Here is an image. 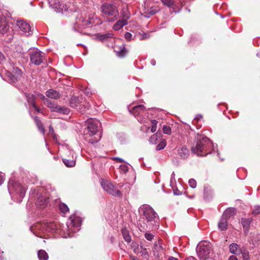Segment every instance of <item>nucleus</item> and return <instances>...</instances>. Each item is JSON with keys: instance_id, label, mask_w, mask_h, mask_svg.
I'll list each match as a JSON object with an SVG mask.
<instances>
[{"instance_id": "obj_1", "label": "nucleus", "mask_w": 260, "mask_h": 260, "mask_svg": "<svg viewBox=\"0 0 260 260\" xmlns=\"http://www.w3.org/2000/svg\"><path fill=\"white\" fill-rule=\"evenodd\" d=\"M214 149V146L210 140L206 137L198 136L194 146L191 147L192 152L199 156H206Z\"/></svg>"}, {"instance_id": "obj_2", "label": "nucleus", "mask_w": 260, "mask_h": 260, "mask_svg": "<svg viewBox=\"0 0 260 260\" xmlns=\"http://www.w3.org/2000/svg\"><path fill=\"white\" fill-rule=\"evenodd\" d=\"M87 125L84 133L85 139L91 144L97 143L101 139V134L98 133L100 122L96 119H88L86 121Z\"/></svg>"}, {"instance_id": "obj_3", "label": "nucleus", "mask_w": 260, "mask_h": 260, "mask_svg": "<svg viewBox=\"0 0 260 260\" xmlns=\"http://www.w3.org/2000/svg\"><path fill=\"white\" fill-rule=\"evenodd\" d=\"M8 190L13 200L20 203L24 197L26 188L18 181L10 179L8 183Z\"/></svg>"}, {"instance_id": "obj_4", "label": "nucleus", "mask_w": 260, "mask_h": 260, "mask_svg": "<svg viewBox=\"0 0 260 260\" xmlns=\"http://www.w3.org/2000/svg\"><path fill=\"white\" fill-rule=\"evenodd\" d=\"M69 104L72 108L81 113L86 112L90 107L89 103L84 100L82 96H72L69 100Z\"/></svg>"}, {"instance_id": "obj_5", "label": "nucleus", "mask_w": 260, "mask_h": 260, "mask_svg": "<svg viewBox=\"0 0 260 260\" xmlns=\"http://www.w3.org/2000/svg\"><path fill=\"white\" fill-rule=\"evenodd\" d=\"M101 9L102 12L107 17L108 21L113 22L118 19L119 13L115 6L109 3H104Z\"/></svg>"}, {"instance_id": "obj_6", "label": "nucleus", "mask_w": 260, "mask_h": 260, "mask_svg": "<svg viewBox=\"0 0 260 260\" xmlns=\"http://www.w3.org/2000/svg\"><path fill=\"white\" fill-rule=\"evenodd\" d=\"M94 23L93 17L91 16H83L77 18L76 22L73 27L75 31L82 32V29L90 27Z\"/></svg>"}, {"instance_id": "obj_7", "label": "nucleus", "mask_w": 260, "mask_h": 260, "mask_svg": "<svg viewBox=\"0 0 260 260\" xmlns=\"http://www.w3.org/2000/svg\"><path fill=\"white\" fill-rule=\"evenodd\" d=\"M81 219L80 217L72 215L69 218L67 223V226L68 229V236H65V238L72 237L73 233H75L79 230V227L81 224Z\"/></svg>"}, {"instance_id": "obj_8", "label": "nucleus", "mask_w": 260, "mask_h": 260, "mask_svg": "<svg viewBox=\"0 0 260 260\" xmlns=\"http://www.w3.org/2000/svg\"><path fill=\"white\" fill-rule=\"evenodd\" d=\"M139 212L144 215L148 222H156L158 220L157 213L149 205H142L139 208Z\"/></svg>"}, {"instance_id": "obj_9", "label": "nucleus", "mask_w": 260, "mask_h": 260, "mask_svg": "<svg viewBox=\"0 0 260 260\" xmlns=\"http://www.w3.org/2000/svg\"><path fill=\"white\" fill-rule=\"evenodd\" d=\"M31 63L39 66L45 62V54L37 48L29 49L28 51Z\"/></svg>"}, {"instance_id": "obj_10", "label": "nucleus", "mask_w": 260, "mask_h": 260, "mask_svg": "<svg viewBox=\"0 0 260 260\" xmlns=\"http://www.w3.org/2000/svg\"><path fill=\"white\" fill-rule=\"evenodd\" d=\"M211 244L208 242L200 243L197 246V252L201 259L204 260L209 256L211 251Z\"/></svg>"}, {"instance_id": "obj_11", "label": "nucleus", "mask_w": 260, "mask_h": 260, "mask_svg": "<svg viewBox=\"0 0 260 260\" xmlns=\"http://www.w3.org/2000/svg\"><path fill=\"white\" fill-rule=\"evenodd\" d=\"M101 184L104 190L108 193L116 197L121 196V191L115 188V186L109 181L102 179Z\"/></svg>"}, {"instance_id": "obj_12", "label": "nucleus", "mask_w": 260, "mask_h": 260, "mask_svg": "<svg viewBox=\"0 0 260 260\" xmlns=\"http://www.w3.org/2000/svg\"><path fill=\"white\" fill-rule=\"evenodd\" d=\"M47 107L50 109L52 112H55L61 114H69L70 110L64 106H60L56 104V103L50 100L45 104Z\"/></svg>"}, {"instance_id": "obj_13", "label": "nucleus", "mask_w": 260, "mask_h": 260, "mask_svg": "<svg viewBox=\"0 0 260 260\" xmlns=\"http://www.w3.org/2000/svg\"><path fill=\"white\" fill-rule=\"evenodd\" d=\"M30 229L32 232L37 237L42 238L43 235L41 234L45 233L47 232L46 226L45 223H37L31 226Z\"/></svg>"}, {"instance_id": "obj_14", "label": "nucleus", "mask_w": 260, "mask_h": 260, "mask_svg": "<svg viewBox=\"0 0 260 260\" xmlns=\"http://www.w3.org/2000/svg\"><path fill=\"white\" fill-rule=\"evenodd\" d=\"M50 6L56 12L66 11L68 7L66 5L61 3L58 0H48Z\"/></svg>"}, {"instance_id": "obj_15", "label": "nucleus", "mask_w": 260, "mask_h": 260, "mask_svg": "<svg viewBox=\"0 0 260 260\" xmlns=\"http://www.w3.org/2000/svg\"><path fill=\"white\" fill-rule=\"evenodd\" d=\"M16 24L20 29L25 34L26 36L31 34V27L30 25L25 21L21 20H17Z\"/></svg>"}, {"instance_id": "obj_16", "label": "nucleus", "mask_w": 260, "mask_h": 260, "mask_svg": "<svg viewBox=\"0 0 260 260\" xmlns=\"http://www.w3.org/2000/svg\"><path fill=\"white\" fill-rule=\"evenodd\" d=\"M253 221V219L252 218H242L241 220V223L243 226V230L245 233V234L246 235H247L250 224L251 222Z\"/></svg>"}, {"instance_id": "obj_17", "label": "nucleus", "mask_w": 260, "mask_h": 260, "mask_svg": "<svg viewBox=\"0 0 260 260\" xmlns=\"http://www.w3.org/2000/svg\"><path fill=\"white\" fill-rule=\"evenodd\" d=\"M49 199L43 195H40L36 202V205L39 208H44L48 203Z\"/></svg>"}, {"instance_id": "obj_18", "label": "nucleus", "mask_w": 260, "mask_h": 260, "mask_svg": "<svg viewBox=\"0 0 260 260\" xmlns=\"http://www.w3.org/2000/svg\"><path fill=\"white\" fill-rule=\"evenodd\" d=\"M153 253L154 256L159 257L163 253V248L161 244H160L159 241L156 242L153 246Z\"/></svg>"}, {"instance_id": "obj_19", "label": "nucleus", "mask_w": 260, "mask_h": 260, "mask_svg": "<svg viewBox=\"0 0 260 260\" xmlns=\"http://www.w3.org/2000/svg\"><path fill=\"white\" fill-rule=\"evenodd\" d=\"M145 110V107L142 105H139L134 106L131 110H129V112L133 114L135 117L138 116L141 112H144Z\"/></svg>"}, {"instance_id": "obj_20", "label": "nucleus", "mask_w": 260, "mask_h": 260, "mask_svg": "<svg viewBox=\"0 0 260 260\" xmlns=\"http://www.w3.org/2000/svg\"><path fill=\"white\" fill-rule=\"evenodd\" d=\"M177 151L179 155L183 159L187 158L189 155V150L185 146L179 147Z\"/></svg>"}, {"instance_id": "obj_21", "label": "nucleus", "mask_w": 260, "mask_h": 260, "mask_svg": "<svg viewBox=\"0 0 260 260\" xmlns=\"http://www.w3.org/2000/svg\"><path fill=\"white\" fill-rule=\"evenodd\" d=\"M9 29V26L6 21V18L4 17L1 18L0 22V33L5 34L8 32Z\"/></svg>"}, {"instance_id": "obj_22", "label": "nucleus", "mask_w": 260, "mask_h": 260, "mask_svg": "<svg viewBox=\"0 0 260 260\" xmlns=\"http://www.w3.org/2000/svg\"><path fill=\"white\" fill-rule=\"evenodd\" d=\"M236 213V209L234 208H228L223 213L222 217L225 218L227 220L230 217L234 216Z\"/></svg>"}, {"instance_id": "obj_23", "label": "nucleus", "mask_w": 260, "mask_h": 260, "mask_svg": "<svg viewBox=\"0 0 260 260\" xmlns=\"http://www.w3.org/2000/svg\"><path fill=\"white\" fill-rule=\"evenodd\" d=\"M116 55L119 57H123L126 54V51L123 45L116 47L114 50Z\"/></svg>"}, {"instance_id": "obj_24", "label": "nucleus", "mask_w": 260, "mask_h": 260, "mask_svg": "<svg viewBox=\"0 0 260 260\" xmlns=\"http://www.w3.org/2000/svg\"><path fill=\"white\" fill-rule=\"evenodd\" d=\"M46 96L49 98L56 99L60 97V94L57 91L51 89L47 91Z\"/></svg>"}, {"instance_id": "obj_25", "label": "nucleus", "mask_w": 260, "mask_h": 260, "mask_svg": "<svg viewBox=\"0 0 260 260\" xmlns=\"http://www.w3.org/2000/svg\"><path fill=\"white\" fill-rule=\"evenodd\" d=\"M227 219L221 217L218 222V228L221 231H225L228 229Z\"/></svg>"}, {"instance_id": "obj_26", "label": "nucleus", "mask_w": 260, "mask_h": 260, "mask_svg": "<svg viewBox=\"0 0 260 260\" xmlns=\"http://www.w3.org/2000/svg\"><path fill=\"white\" fill-rule=\"evenodd\" d=\"M47 232L54 233L57 229L56 224L53 222H45Z\"/></svg>"}, {"instance_id": "obj_27", "label": "nucleus", "mask_w": 260, "mask_h": 260, "mask_svg": "<svg viewBox=\"0 0 260 260\" xmlns=\"http://www.w3.org/2000/svg\"><path fill=\"white\" fill-rule=\"evenodd\" d=\"M127 24V21H126V20H119L113 25V28L115 30H118Z\"/></svg>"}, {"instance_id": "obj_28", "label": "nucleus", "mask_w": 260, "mask_h": 260, "mask_svg": "<svg viewBox=\"0 0 260 260\" xmlns=\"http://www.w3.org/2000/svg\"><path fill=\"white\" fill-rule=\"evenodd\" d=\"M34 120L38 129L44 134L45 133V130L41 121L40 120L38 117H35Z\"/></svg>"}, {"instance_id": "obj_29", "label": "nucleus", "mask_w": 260, "mask_h": 260, "mask_svg": "<svg viewBox=\"0 0 260 260\" xmlns=\"http://www.w3.org/2000/svg\"><path fill=\"white\" fill-rule=\"evenodd\" d=\"M113 36V34L111 32H108L105 34L98 35L97 39L102 42L107 40L109 38H111Z\"/></svg>"}, {"instance_id": "obj_30", "label": "nucleus", "mask_w": 260, "mask_h": 260, "mask_svg": "<svg viewBox=\"0 0 260 260\" xmlns=\"http://www.w3.org/2000/svg\"><path fill=\"white\" fill-rule=\"evenodd\" d=\"M121 16L122 17V20H126V21H127V20L130 18V13L126 8H124L122 9V10L121 12Z\"/></svg>"}, {"instance_id": "obj_31", "label": "nucleus", "mask_w": 260, "mask_h": 260, "mask_svg": "<svg viewBox=\"0 0 260 260\" xmlns=\"http://www.w3.org/2000/svg\"><path fill=\"white\" fill-rule=\"evenodd\" d=\"M38 256L40 260H48L49 258L47 253L44 250H39Z\"/></svg>"}, {"instance_id": "obj_32", "label": "nucleus", "mask_w": 260, "mask_h": 260, "mask_svg": "<svg viewBox=\"0 0 260 260\" xmlns=\"http://www.w3.org/2000/svg\"><path fill=\"white\" fill-rule=\"evenodd\" d=\"M25 95L28 104L32 105V106L36 104L35 102V95L32 94L27 93H25Z\"/></svg>"}, {"instance_id": "obj_33", "label": "nucleus", "mask_w": 260, "mask_h": 260, "mask_svg": "<svg viewBox=\"0 0 260 260\" xmlns=\"http://www.w3.org/2000/svg\"><path fill=\"white\" fill-rule=\"evenodd\" d=\"M122 234L124 240L127 243H129L131 241V237L129 234V232L126 228L122 229Z\"/></svg>"}, {"instance_id": "obj_34", "label": "nucleus", "mask_w": 260, "mask_h": 260, "mask_svg": "<svg viewBox=\"0 0 260 260\" xmlns=\"http://www.w3.org/2000/svg\"><path fill=\"white\" fill-rule=\"evenodd\" d=\"M62 161L64 164L68 167H72L75 165V161L72 159L69 160L68 159L63 158Z\"/></svg>"}, {"instance_id": "obj_35", "label": "nucleus", "mask_w": 260, "mask_h": 260, "mask_svg": "<svg viewBox=\"0 0 260 260\" xmlns=\"http://www.w3.org/2000/svg\"><path fill=\"white\" fill-rule=\"evenodd\" d=\"M238 248L239 246L236 243H232L229 246L230 251L233 254H236L237 253Z\"/></svg>"}, {"instance_id": "obj_36", "label": "nucleus", "mask_w": 260, "mask_h": 260, "mask_svg": "<svg viewBox=\"0 0 260 260\" xmlns=\"http://www.w3.org/2000/svg\"><path fill=\"white\" fill-rule=\"evenodd\" d=\"M59 208L61 212L65 214L68 212L69 210L68 207L63 203H60L59 205Z\"/></svg>"}, {"instance_id": "obj_37", "label": "nucleus", "mask_w": 260, "mask_h": 260, "mask_svg": "<svg viewBox=\"0 0 260 260\" xmlns=\"http://www.w3.org/2000/svg\"><path fill=\"white\" fill-rule=\"evenodd\" d=\"M158 139V136L157 134H154L152 135L149 138V141L152 144H155Z\"/></svg>"}, {"instance_id": "obj_38", "label": "nucleus", "mask_w": 260, "mask_h": 260, "mask_svg": "<svg viewBox=\"0 0 260 260\" xmlns=\"http://www.w3.org/2000/svg\"><path fill=\"white\" fill-rule=\"evenodd\" d=\"M167 143L165 140H162L160 143L156 146V150H160L165 148L166 146Z\"/></svg>"}, {"instance_id": "obj_39", "label": "nucleus", "mask_w": 260, "mask_h": 260, "mask_svg": "<svg viewBox=\"0 0 260 260\" xmlns=\"http://www.w3.org/2000/svg\"><path fill=\"white\" fill-rule=\"evenodd\" d=\"M162 131L164 134L167 135H170L171 134V128L169 126L164 125L162 127Z\"/></svg>"}, {"instance_id": "obj_40", "label": "nucleus", "mask_w": 260, "mask_h": 260, "mask_svg": "<svg viewBox=\"0 0 260 260\" xmlns=\"http://www.w3.org/2000/svg\"><path fill=\"white\" fill-rule=\"evenodd\" d=\"M190 187L194 188L197 186V182L194 179H190L188 181Z\"/></svg>"}, {"instance_id": "obj_41", "label": "nucleus", "mask_w": 260, "mask_h": 260, "mask_svg": "<svg viewBox=\"0 0 260 260\" xmlns=\"http://www.w3.org/2000/svg\"><path fill=\"white\" fill-rule=\"evenodd\" d=\"M120 170L124 173L127 172L128 170V167L126 165H121L119 167Z\"/></svg>"}, {"instance_id": "obj_42", "label": "nucleus", "mask_w": 260, "mask_h": 260, "mask_svg": "<svg viewBox=\"0 0 260 260\" xmlns=\"http://www.w3.org/2000/svg\"><path fill=\"white\" fill-rule=\"evenodd\" d=\"M162 3L168 7H171L173 5V0H161Z\"/></svg>"}, {"instance_id": "obj_43", "label": "nucleus", "mask_w": 260, "mask_h": 260, "mask_svg": "<svg viewBox=\"0 0 260 260\" xmlns=\"http://www.w3.org/2000/svg\"><path fill=\"white\" fill-rule=\"evenodd\" d=\"M252 214L255 215L260 214V206H254Z\"/></svg>"}, {"instance_id": "obj_44", "label": "nucleus", "mask_w": 260, "mask_h": 260, "mask_svg": "<svg viewBox=\"0 0 260 260\" xmlns=\"http://www.w3.org/2000/svg\"><path fill=\"white\" fill-rule=\"evenodd\" d=\"M9 77H10L11 81L13 82L17 81L20 77L16 75H13L12 74L9 76Z\"/></svg>"}, {"instance_id": "obj_45", "label": "nucleus", "mask_w": 260, "mask_h": 260, "mask_svg": "<svg viewBox=\"0 0 260 260\" xmlns=\"http://www.w3.org/2000/svg\"><path fill=\"white\" fill-rule=\"evenodd\" d=\"M145 237L147 240L151 241L154 237V235L150 233H146L145 234Z\"/></svg>"}, {"instance_id": "obj_46", "label": "nucleus", "mask_w": 260, "mask_h": 260, "mask_svg": "<svg viewBox=\"0 0 260 260\" xmlns=\"http://www.w3.org/2000/svg\"><path fill=\"white\" fill-rule=\"evenodd\" d=\"M124 37L125 39L128 41L132 40V35L130 32H126L124 35Z\"/></svg>"}, {"instance_id": "obj_47", "label": "nucleus", "mask_w": 260, "mask_h": 260, "mask_svg": "<svg viewBox=\"0 0 260 260\" xmlns=\"http://www.w3.org/2000/svg\"><path fill=\"white\" fill-rule=\"evenodd\" d=\"M123 186L124 187V189H125V193H127L129 190L130 184L128 183H125L123 184Z\"/></svg>"}, {"instance_id": "obj_48", "label": "nucleus", "mask_w": 260, "mask_h": 260, "mask_svg": "<svg viewBox=\"0 0 260 260\" xmlns=\"http://www.w3.org/2000/svg\"><path fill=\"white\" fill-rule=\"evenodd\" d=\"M49 133L52 135H53V139H56V136L55 134H54V129L53 128V127L50 125L49 127Z\"/></svg>"}, {"instance_id": "obj_49", "label": "nucleus", "mask_w": 260, "mask_h": 260, "mask_svg": "<svg viewBox=\"0 0 260 260\" xmlns=\"http://www.w3.org/2000/svg\"><path fill=\"white\" fill-rule=\"evenodd\" d=\"M38 95L40 97L41 99L43 101L44 104H45L47 101H48L49 100L45 98V96L42 94H39Z\"/></svg>"}, {"instance_id": "obj_50", "label": "nucleus", "mask_w": 260, "mask_h": 260, "mask_svg": "<svg viewBox=\"0 0 260 260\" xmlns=\"http://www.w3.org/2000/svg\"><path fill=\"white\" fill-rule=\"evenodd\" d=\"M5 60V57L4 54L0 52V63H2Z\"/></svg>"}, {"instance_id": "obj_51", "label": "nucleus", "mask_w": 260, "mask_h": 260, "mask_svg": "<svg viewBox=\"0 0 260 260\" xmlns=\"http://www.w3.org/2000/svg\"><path fill=\"white\" fill-rule=\"evenodd\" d=\"M15 70V75L20 77L21 76V71L20 70H19L18 68H16L15 69H14Z\"/></svg>"}, {"instance_id": "obj_52", "label": "nucleus", "mask_w": 260, "mask_h": 260, "mask_svg": "<svg viewBox=\"0 0 260 260\" xmlns=\"http://www.w3.org/2000/svg\"><path fill=\"white\" fill-rule=\"evenodd\" d=\"M32 107L38 113H42L41 109L38 107L36 104L34 105Z\"/></svg>"}, {"instance_id": "obj_53", "label": "nucleus", "mask_w": 260, "mask_h": 260, "mask_svg": "<svg viewBox=\"0 0 260 260\" xmlns=\"http://www.w3.org/2000/svg\"><path fill=\"white\" fill-rule=\"evenodd\" d=\"M113 159L116 160L118 162H124V160L123 159L117 157L113 158Z\"/></svg>"}, {"instance_id": "obj_54", "label": "nucleus", "mask_w": 260, "mask_h": 260, "mask_svg": "<svg viewBox=\"0 0 260 260\" xmlns=\"http://www.w3.org/2000/svg\"><path fill=\"white\" fill-rule=\"evenodd\" d=\"M4 180V175L0 173V185H1Z\"/></svg>"}, {"instance_id": "obj_55", "label": "nucleus", "mask_w": 260, "mask_h": 260, "mask_svg": "<svg viewBox=\"0 0 260 260\" xmlns=\"http://www.w3.org/2000/svg\"><path fill=\"white\" fill-rule=\"evenodd\" d=\"M156 131V125H152L151 128V132L152 133H154Z\"/></svg>"}, {"instance_id": "obj_56", "label": "nucleus", "mask_w": 260, "mask_h": 260, "mask_svg": "<svg viewBox=\"0 0 260 260\" xmlns=\"http://www.w3.org/2000/svg\"><path fill=\"white\" fill-rule=\"evenodd\" d=\"M156 11L154 10H150L148 11L147 13L150 15H153L156 13Z\"/></svg>"}, {"instance_id": "obj_57", "label": "nucleus", "mask_w": 260, "mask_h": 260, "mask_svg": "<svg viewBox=\"0 0 260 260\" xmlns=\"http://www.w3.org/2000/svg\"><path fill=\"white\" fill-rule=\"evenodd\" d=\"M229 260H238V258L236 256L232 255L229 258Z\"/></svg>"}, {"instance_id": "obj_58", "label": "nucleus", "mask_w": 260, "mask_h": 260, "mask_svg": "<svg viewBox=\"0 0 260 260\" xmlns=\"http://www.w3.org/2000/svg\"><path fill=\"white\" fill-rule=\"evenodd\" d=\"M157 123H158V122L156 120H155V119L151 120V123H152V125H156V126Z\"/></svg>"}, {"instance_id": "obj_59", "label": "nucleus", "mask_w": 260, "mask_h": 260, "mask_svg": "<svg viewBox=\"0 0 260 260\" xmlns=\"http://www.w3.org/2000/svg\"><path fill=\"white\" fill-rule=\"evenodd\" d=\"M168 260H178V259L173 256H170Z\"/></svg>"}, {"instance_id": "obj_60", "label": "nucleus", "mask_w": 260, "mask_h": 260, "mask_svg": "<svg viewBox=\"0 0 260 260\" xmlns=\"http://www.w3.org/2000/svg\"><path fill=\"white\" fill-rule=\"evenodd\" d=\"M151 64L152 65V66H155L156 64V61L154 59H152L151 60Z\"/></svg>"}, {"instance_id": "obj_61", "label": "nucleus", "mask_w": 260, "mask_h": 260, "mask_svg": "<svg viewBox=\"0 0 260 260\" xmlns=\"http://www.w3.org/2000/svg\"><path fill=\"white\" fill-rule=\"evenodd\" d=\"M174 193L175 195L177 196L180 195L181 194V192L178 190L174 191Z\"/></svg>"}, {"instance_id": "obj_62", "label": "nucleus", "mask_w": 260, "mask_h": 260, "mask_svg": "<svg viewBox=\"0 0 260 260\" xmlns=\"http://www.w3.org/2000/svg\"><path fill=\"white\" fill-rule=\"evenodd\" d=\"M131 258L132 260H139L138 257L135 256H131Z\"/></svg>"}, {"instance_id": "obj_63", "label": "nucleus", "mask_w": 260, "mask_h": 260, "mask_svg": "<svg viewBox=\"0 0 260 260\" xmlns=\"http://www.w3.org/2000/svg\"><path fill=\"white\" fill-rule=\"evenodd\" d=\"M185 260H197L192 256H189L187 257Z\"/></svg>"}, {"instance_id": "obj_64", "label": "nucleus", "mask_w": 260, "mask_h": 260, "mask_svg": "<svg viewBox=\"0 0 260 260\" xmlns=\"http://www.w3.org/2000/svg\"><path fill=\"white\" fill-rule=\"evenodd\" d=\"M142 255H146V254H147V250H146V248H145V249H144V251L142 252Z\"/></svg>"}]
</instances>
